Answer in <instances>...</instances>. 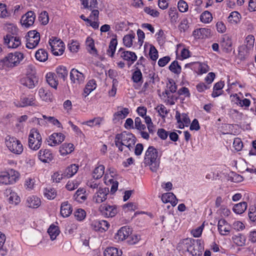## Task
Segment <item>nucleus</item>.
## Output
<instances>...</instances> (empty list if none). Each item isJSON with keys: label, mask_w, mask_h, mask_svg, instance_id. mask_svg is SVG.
I'll return each instance as SVG.
<instances>
[{"label": "nucleus", "mask_w": 256, "mask_h": 256, "mask_svg": "<svg viewBox=\"0 0 256 256\" xmlns=\"http://www.w3.org/2000/svg\"><path fill=\"white\" fill-rule=\"evenodd\" d=\"M114 142L120 152L123 150V146L128 148L130 150L134 149L136 142V138L131 132L124 131L116 136Z\"/></svg>", "instance_id": "obj_1"}, {"label": "nucleus", "mask_w": 256, "mask_h": 256, "mask_svg": "<svg viewBox=\"0 0 256 256\" xmlns=\"http://www.w3.org/2000/svg\"><path fill=\"white\" fill-rule=\"evenodd\" d=\"M24 54L20 52L9 53L0 60V70L13 68L18 66L24 59Z\"/></svg>", "instance_id": "obj_2"}, {"label": "nucleus", "mask_w": 256, "mask_h": 256, "mask_svg": "<svg viewBox=\"0 0 256 256\" xmlns=\"http://www.w3.org/2000/svg\"><path fill=\"white\" fill-rule=\"evenodd\" d=\"M144 163L148 166L152 172H156L160 166V158H158V152L154 146L148 147L145 153Z\"/></svg>", "instance_id": "obj_3"}, {"label": "nucleus", "mask_w": 256, "mask_h": 256, "mask_svg": "<svg viewBox=\"0 0 256 256\" xmlns=\"http://www.w3.org/2000/svg\"><path fill=\"white\" fill-rule=\"evenodd\" d=\"M8 30L9 32H12V34H7L4 36V43L8 48H17L21 44L20 38L15 36L17 34L18 28L16 26L10 25Z\"/></svg>", "instance_id": "obj_4"}, {"label": "nucleus", "mask_w": 256, "mask_h": 256, "mask_svg": "<svg viewBox=\"0 0 256 256\" xmlns=\"http://www.w3.org/2000/svg\"><path fill=\"white\" fill-rule=\"evenodd\" d=\"M187 240L190 241V246L187 247V251L192 256H202L204 248L202 240L193 238Z\"/></svg>", "instance_id": "obj_5"}, {"label": "nucleus", "mask_w": 256, "mask_h": 256, "mask_svg": "<svg viewBox=\"0 0 256 256\" xmlns=\"http://www.w3.org/2000/svg\"><path fill=\"white\" fill-rule=\"evenodd\" d=\"M42 143V138L38 129H32L28 136V146L32 150H38Z\"/></svg>", "instance_id": "obj_6"}, {"label": "nucleus", "mask_w": 256, "mask_h": 256, "mask_svg": "<svg viewBox=\"0 0 256 256\" xmlns=\"http://www.w3.org/2000/svg\"><path fill=\"white\" fill-rule=\"evenodd\" d=\"M48 44L51 52L54 56H60L64 53V44L60 39L52 36L50 38Z\"/></svg>", "instance_id": "obj_7"}, {"label": "nucleus", "mask_w": 256, "mask_h": 256, "mask_svg": "<svg viewBox=\"0 0 256 256\" xmlns=\"http://www.w3.org/2000/svg\"><path fill=\"white\" fill-rule=\"evenodd\" d=\"M26 46L30 49L36 48L40 40V34L36 30L29 31L26 36Z\"/></svg>", "instance_id": "obj_8"}, {"label": "nucleus", "mask_w": 256, "mask_h": 256, "mask_svg": "<svg viewBox=\"0 0 256 256\" xmlns=\"http://www.w3.org/2000/svg\"><path fill=\"white\" fill-rule=\"evenodd\" d=\"M20 141L14 136L9 135L5 138V144L8 148L13 154H18V146Z\"/></svg>", "instance_id": "obj_9"}, {"label": "nucleus", "mask_w": 256, "mask_h": 256, "mask_svg": "<svg viewBox=\"0 0 256 256\" xmlns=\"http://www.w3.org/2000/svg\"><path fill=\"white\" fill-rule=\"evenodd\" d=\"M36 17V16L33 11H28L22 16L20 22L22 26L28 28L33 25Z\"/></svg>", "instance_id": "obj_10"}, {"label": "nucleus", "mask_w": 256, "mask_h": 256, "mask_svg": "<svg viewBox=\"0 0 256 256\" xmlns=\"http://www.w3.org/2000/svg\"><path fill=\"white\" fill-rule=\"evenodd\" d=\"M14 104L17 107L36 106V99L33 96H29L28 97H21L19 101L14 102Z\"/></svg>", "instance_id": "obj_11"}, {"label": "nucleus", "mask_w": 256, "mask_h": 256, "mask_svg": "<svg viewBox=\"0 0 256 256\" xmlns=\"http://www.w3.org/2000/svg\"><path fill=\"white\" fill-rule=\"evenodd\" d=\"M102 214L106 217H114L118 210L116 206L108 204L101 205L99 208Z\"/></svg>", "instance_id": "obj_12"}, {"label": "nucleus", "mask_w": 256, "mask_h": 256, "mask_svg": "<svg viewBox=\"0 0 256 256\" xmlns=\"http://www.w3.org/2000/svg\"><path fill=\"white\" fill-rule=\"evenodd\" d=\"M38 82V76L30 77L24 76L20 80V83L24 86L30 89L35 88Z\"/></svg>", "instance_id": "obj_13"}, {"label": "nucleus", "mask_w": 256, "mask_h": 256, "mask_svg": "<svg viewBox=\"0 0 256 256\" xmlns=\"http://www.w3.org/2000/svg\"><path fill=\"white\" fill-rule=\"evenodd\" d=\"M118 54L124 60L130 62V64H133L137 59V56L135 52L130 51L124 50L120 48L118 52Z\"/></svg>", "instance_id": "obj_14"}, {"label": "nucleus", "mask_w": 256, "mask_h": 256, "mask_svg": "<svg viewBox=\"0 0 256 256\" xmlns=\"http://www.w3.org/2000/svg\"><path fill=\"white\" fill-rule=\"evenodd\" d=\"M16 177L12 174V170L10 172H0V183L4 184H10L16 182Z\"/></svg>", "instance_id": "obj_15"}, {"label": "nucleus", "mask_w": 256, "mask_h": 256, "mask_svg": "<svg viewBox=\"0 0 256 256\" xmlns=\"http://www.w3.org/2000/svg\"><path fill=\"white\" fill-rule=\"evenodd\" d=\"M70 78L74 84H82L85 80L84 74L76 68H72L70 72Z\"/></svg>", "instance_id": "obj_16"}, {"label": "nucleus", "mask_w": 256, "mask_h": 256, "mask_svg": "<svg viewBox=\"0 0 256 256\" xmlns=\"http://www.w3.org/2000/svg\"><path fill=\"white\" fill-rule=\"evenodd\" d=\"M176 119L178 123V128L188 127L190 124V120L186 114H180L178 112H176Z\"/></svg>", "instance_id": "obj_17"}, {"label": "nucleus", "mask_w": 256, "mask_h": 256, "mask_svg": "<svg viewBox=\"0 0 256 256\" xmlns=\"http://www.w3.org/2000/svg\"><path fill=\"white\" fill-rule=\"evenodd\" d=\"M108 193L109 188H100L98 192L94 196V200L96 203H102L106 200Z\"/></svg>", "instance_id": "obj_18"}, {"label": "nucleus", "mask_w": 256, "mask_h": 256, "mask_svg": "<svg viewBox=\"0 0 256 256\" xmlns=\"http://www.w3.org/2000/svg\"><path fill=\"white\" fill-rule=\"evenodd\" d=\"M64 136L60 132L54 133L49 136L47 140L48 144L50 146H55L64 140Z\"/></svg>", "instance_id": "obj_19"}, {"label": "nucleus", "mask_w": 256, "mask_h": 256, "mask_svg": "<svg viewBox=\"0 0 256 256\" xmlns=\"http://www.w3.org/2000/svg\"><path fill=\"white\" fill-rule=\"evenodd\" d=\"M132 234L130 228L128 226L122 227L115 235V239L118 240L122 241L127 238Z\"/></svg>", "instance_id": "obj_20"}, {"label": "nucleus", "mask_w": 256, "mask_h": 256, "mask_svg": "<svg viewBox=\"0 0 256 256\" xmlns=\"http://www.w3.org/2000/svg\"><path fill=\"white\" fill-rule=\"evenodd\" d=\"M211 30L209 28H200L194 30L192 32V35L195 38L203 39L208 38L210 36Z\"/></svg>", "instance_id": "obj_21"}, {"label": "nucleus", "mask_w": 256, "mask_h": 256, "mask_svg": "<svg viewBox=\"0 0 256 256\" xmlns=\"http://www.w3.org/2000/svg\"><path fill=\"white\" fill-rule=\"evenodd\" d=\"M38 158L43 162H50L53 159V155L50 151L47 149H41L38 152Z\"/></svg>", "instance_id": "obj_22"}, {"label": "nucleus", "mask_w": 256, "mask_h": 256, "mask_svg": "<svg viewBox=\"0 0 256 256\" xmlns=\"http://www.w3.org/2000/svg\"><path fill=\"white\" fill-rule=\"evenodd\" d=\"M218 231L221 235L226 236L230 232V225L223 218L218 220Z\"/></svg>", "instance_id": "obj_23"}, {"label": "nucleus", "mask_w": 256, "mask_h": 256, "mask_svg": "<svg viewBox=\"0 0 256 256\" xmlns=\"http://www.w3.org/2000/svg\"><path fill=\"white\" fill-rule=\"evenodd\" d=\"M72 208L68 201L62 202L60 206V214L64 218L69 216L72 213Z\"/></svg>", "instance_id": "obj_24"}, {"label": "nucleus", "mask_w": 256, "mask_h": 256, "mask_svg": "<svg viewBox=\"0 0 256 256\" xmlns=\"http://www.w3.org/2000/svg\"><path fill=\"white\" fill-rule=\"evenodd\" d=\"M162 200L164 203L170 202L174 206L178 203V200L176 196L172 192H167L164 194L162 196Z\"/></svg>", "instance_id": "obj_25"}, {"label": "nucleus", "mask_w": 256, "mask_h": 256, "mask_svg": "<svg viewBox=\"0 0 256 256\" xmlns=\"http://www.w3.org/2000/svg\"><path fill=\"white\" fill-rule=\"evenodd\" d=\"M220 45L224 50L227 52L230 51L232 46L230 38L226 34L224 35L221 38Z\"/></svg>", "instance_id": "obj_26"}, {"label": "nucleus", "mask_w": 256, "mask_h": 256, "mask_svg": "<svg viewBox=\"0 0 256 256\" xmlns=\"http://www.w3.org/2000/svg\"><path fill=\"white\" fill-rule=\"evenodd\" d=\"M78 166L75 164H72L67 167L63 172L64 176L68 178L72 176L78 172Z\"/></svg>", "instance_id": "obj_27"}, {"label": "nucleus", "mask_w": 256, "mask_h": 256, "mask_svg": "<svg viewBox=\"0 0 256 256\" xmlns=\"http://www.w3.org/2000/svg\"><path fill=\"white\" fill-rule=\"evenodd\" d=\"M4 194L6 195L7 196H9L8 198L10 202L14 204H16L20 202V197L18 196L17 194L12 192L11 189H6Z\"/></svg>", "instance_id": "obj_28"}, {"label": "nucleus", "mask_w": 256, "mask_h": 256, "mask_svg": "<svg viewBox=\"0 0 256 256\" xmlns=\"http://www.w3.org/2000/svg\"><path fill=\"white\" fill-rule=\"evenodd\" d=\"M104 182L108 186L112 184L110 188V192L112 194H114L116 191L118 184V182L116 180H114L112 178H109L108 176L105 174Z\"/></svg>", "instance_id": "obj_29"}, {"label": "nucleus", "mask_w": 256, "mask_h": 256, "mask_svg": "<svg viewBox=\"0 0 256 256\" xmlns=\"http://www.w3.org/2000/svg\"><path fill=\"white\" fill-rule=\"evenodd\" d=\"M28 206L32 208L38 207L41 204V200L38 197L32 196L28 197L27 198Z\"/></svg>", "instance_id": "obj_30"}, {"label": "nucleus", "mask_w": 256, "mask_h": 256, "mask_svg": "<svg viewBox=\"0 0 256 256\" xmlns=\"http://www.w3.org/2000/svg\"><path fill=\"white\" fill-rule=\"evenodd\" d=\"M74 150L73 144L64 143L60 148V152L62 156H66L71 153Z\"/></svg>", "instance_id": "obj_31"}, {"label": "nucleus", "mask_w": 256, "mask_h": 256, "mask_svg": "<svg viewBox=\"0 0 256 256\" xmlns=\"http://www.w3.org/2000/svg\"><path fill=\"white\" fill-rule=\"evenodd\" d=\"M96 81L94 80H90L86 84L85 88H84V97L88 96L92 91L96 89Z\"/></svg>", "instance_id": "obj_32"}, {"label": "nucleus", "mask_w": 256, "mask_h": 256, "mask_svg": "<svg viewBox=\"0 0 256 256\" xmlns=\"http://www.w3.org/2000/svg\"><path fill=\"white\" fill-rule=\"evenodd\" d=\"M46 81L48 84L52 88L56 89L58 85V81L56 80V76L54 73H48L46 76Z\"/></svg>", "instance_id": "obj_33"}, {"label": "nucleus", "mask_w": 256, "mask_h": 256, "mask_svg": "<svg viewBox=\"0 0 256 256\" xmlns=\"http://www.w3.org/2000/svg\"><path fill=\"white\" fill-rule=\"evenodd\" d=\"M118 41L116 38H112L110 42L108 48L106 51V54L111 58L114 56L116 52Z\"/></svg>", "instance_id": "obj_34"}, {"label": "nucleus", "mask_w": 256, "mask_h": 256, "mask_svg": "<svg viewBox=\"0 0 256 256\" xmlns=\"http://www.w3.org/2000/svg\"><path fill=\"white\" fill-rule=\"evenodd\" d=\"M48 233L50 238L52 240H54L56 236L59 235L60 230L59 228L54 224L50 226V228L48 230Z\"/></svg>", "instance_id": "obj_35"}, {"label": "nucleus", "mask_w": 256, "mask_h": 256, "mask_svg": "<svg viewBox=\"0 0 256 256\" xmlns=\"http://www.w3.org/2000/svg\"><path fill=\"white\" fill-rule=\"evenodd\" d=\"M38 94L41 99L45 102H50L52 100V93L48 90L40 88L38 90Z\"/></svg>", "instance_id": "obj_36"}, {"label": "nucleus", "mask_w": 256, "mask_h": 256, "mask_svg": "<svg viewBox=\"0 0 256 256\" xmlns=\"http://www.w3.org/2000/svg\"><path fill=\"white\" fill-rule=\"evenodd\" d=\"M57 76L60 78L65 80L68 76V70L66 67L63 66H58L56 69Z\"/></svg>", "instance_id": "obj_37"}, {"label": "nucleus", "mask_w": 256, "mask_h": 256, "mask_svg": "<svg viewBox=\"0 0 256 256\" xmlns=\"http://www.w3.org/2000/svg\"><path fill=\"white\" fill-rule=\"evenodd\" d=\"M36 58L40 62H44L48 58V55L44 49H39L35 54Z\"/></svg>", "instance_id": "obj_38"}, {"label": "nucleus", "mask_w": 256, "mask_h": 256, "mask_svg": "<svg viewBox=\"0 0 256 256\" xmlns=\"http://www.w3.org/2000/svg\"><path fill=\"white\" fill-rule=\"evenodd\" d=\"M247 203L246 202H241L236 204L233 207V211L237 214H242L246 209Z\"/></svg>", "instance_id": "obj_39"}, {"label": "nucleus", "mask_w": 256, "mask_h": 256, "mask_svg": "<svg viewBox=\"0 0 256 256\" xmlns=\"http://www.w3.org/2000/svg\"><path fill=\"white\" fill-rule=\"evenodd\" d=\"M44 194L48 200H53L56 196L54 188L50 187L46 188L44 190Z\"/></svg>", "instance_id": "obj_40"}, {"label": "nucleus", "mask_w": 256, "mask_h": 256, "mask_svg": "<svg viewBox=\"0 0 256 256\" xmlns=\"http://www.w3.org/2000/svg\"><path fill=\"white\" fill-rule=\"evenodd\" d=\"M130 112L128 108H122V110H118L114 114V121L117 118L123 119L126 118Z\"/></svg>", "instance_id": "obj_41"}, {"label": "nucleus", "mask_w": 256, "mask_h": 256, "mask_svg": "<svg viewBox=\"0 0 256 256\" xmlns=\"http://www.w3.org/2000/svg\"><path fill=\"white\" fill-rule=\"evenodd\" d=\"M86 190L83 188H78L76 192L74 197L76 201L81 202L82 200H86V197L85 195Z\"/></svg>", "instance_id": "obj_42"}, {"label": "nucleus", "mask_w": 256, "mask_h": 256, "mask_svg": "<svg viewBox=\"0 0 256 256\" xmlns=\"http://www.w3.org/2000/svg\"><path fill=\"white\" fill-rule=\"evenodd\" d=\"M102 120L100 118H96L88 121L84 122L82 123L83 124H86L88 126L100 127L102 122Z\"/></svg>", "instance_id": "obj_43"}, {"label": "nucleus", "mask_w": 256, "mask_h": 256, "mask_svg": "<svg viewBox=\"0 0 256 256\" xmlns=\"http://www.w3.org/2000/svg\"><path fill=\"white\" fill-rule=\"evenodd\" d=\"M134 33L129 34L124 36L123 38L124 44L127 48H130L132 46L133 39L134 38Z\"/></svg>", "instance_id": "obj_44"}, {"label": "nucleus", "mask_w": 256, "mask_h": 256, "mask_svg": "<svg viewBox=\"0 0 256 256\" xmlns=\"http://www.w3.org/2000/svg\"><path fill=\"white\" fill-rule=\"evenodd\" d=\"M104 166L103 165H100L96 168L93 172V178L98 180L102 178L104 174Z\"/></svg>", "instance_id": "obj_45"}, {"label": "nucleus", "mask_w": 256, "mask_h": 256, "mask_svg": "<svg viewBox=\"0 0 256 256\" xmlns=\"http://www.w3.org/2000/svg\"><path fill=\"white\" fill-rule=\"evenodd\" d=\"M200 20L203 23L208 24L212 20V14L210 12L206 10L201 14Z\"/></svg>", "instance_id": "obj_46"}, {"label": "nucleus", "mask_w": 256, "mask_h": 256, "mask_svg": "<svg viewBox=\"0 0 256 256\" xmlns=\"http://www.w3.org/2000/svg\"><path fill=\"white\" fill-rule=\"evenodd\" d=\"M240 14L238 12L234 11L230 14L228 20L231 24H236L240 22Z\"/></svg>", "instance_id": "obj_47"}, {"label": "nucleus", "mask_w": 256, "mask_h": 256, "mask_svg": "<svg viewBox=\"0 0 256 256\" xmlns=\"http://www.w3.org/2000/svg\"><path fill=\"white\" fill-rule=\"evenodd\" d=\"M82 4L84 8H88L90 10L98 6L97 0H82Z\"/></svg>", "instance_id": "obj_48"}, {"label": "nucleus", "mask_w": 256, "mask_h": 256, "mask_svg": "<svg viewBox=\"0 0 256 256\" xmlns=\"http://www.w3.org/2000/svg\"><path fill=\"white\" fill-rule=\"evenodd\" d=\"M104 256H120L118 249L114 247H108L104 252Z\"/></svg>", "instance_id": "obj_49"}, {"label": "nucleus", "mask_w": 256, "mask_h": 256, "mask_svg": "<svg viewBox=\"0 0 256 256\" xmlns=\"http://www.w3.org/2000/svg\"><path fill=\"white\" fill-rule=\"evenodd\" d=\"M234 243L239 246H242L245 244L246 238L241 234L238 236H234L232 237Z\"/></svg>", "instance_id": "obj_50"}, {"label": "nucleus", "mask_w": 256, "mask_h": 256, "mask_svg": "<svg viewBox=\"0 0 256 256\" xmlns=\"http://www.w3.org/2000/svg\"><path fill=\"white\" fill-rule=\"evenodd\" d=\"M170 70L176 74H180L181 72V66L178 64V61L174 60L169 66Z\"/></svg>", "instance_id": "obj_51"}, {"label": "nucleus", "mask_w": 256, "mask_h": 256, "mask_svg": "<svg viewBox=\"0 0 256 256\" xmlns=\"http://www.w3.org/2000/svg\"><path fill=\"white\" fill-rule=\"evenodd\" d=\"M164 93L167 96L166 102L170 105L174 104L178 99V96L172 94L168 90H166Z\"/></svg>", "instance_id": "obj_52"}, {"label": "nucleus", "mask_w": 256, "mask_h": 256, "mask_svg": "<svg viewBox=\"0 0 256 256\" xmlns=\"http://www.w3.org/2000/svg\"><path fill=\"white\" fill-rule=\"evenodd\" d=\"M26 76L30 77L38 76L35 67L32 64H28L26 66Z\"/></svg>", "instance_id": "obj_53"}, {"label": "nucleus", "mask_w": 256, "mask_h": 256, "mask_svg": "<svg viewBox=\"0 0 256 256\" xmlns=\"http://www.w3.org/2000/svg\"><path fill=\"white\" fill-rule=\"evenodd\" d=\"M38 20L43 25L47 24L49 21L48 15L47 12L44 10L41 12L38 16Z\"/></svg>", "instance_id": "obj_54"}, {"label": "nucleus", "mask_w": 256, "mask_h": 256, "mask_svg": "<svg viewBox=\"0 0 256 256\" xmlns=\"http://www.w3.org/2000/svg\"><path fill=\"white\" fill-rule=\"evenodd\" d=\"M142 79V73L140 70L138 69L133 72L132 76V80L134 82L138 83L140 82H141Z\"/></svg>", "instance_id": "obj_55"}, {"label": "nucleus", "mask_w": 256, "mask_h": 256, "mask_svg": "<svg viewBox=\"0 0 256 256\" xmlns=\"http://www.w3.org/2000/svg\"><path fill=\"white\" fill-rule=\"evenodd\" d=\"M5 241V235L0 232V252H2L1 254L3 256H5L7 253L6 248L4 246Z\"/></svg>", "instance_id": "obj_56"}, {"label": "nucleus", "mask_w": 256, "mask_h": 256, "mask_svg": "<svg viewBox=\"0 0 256 256\" xmlns=\"http://www.w3.org/2000/svg\"><path fill=\"white\" fill-rule=\"evenodd\" d=\"M233 147L237 152L240 151L243 148V144L240 140L238 138H236L233 142Z\"/></svg>", "instance_id": "obj_57"}, {"label": "nucleus", "mask_w": 256, "mask_h": 256, "mask_svg": "<svg viewBox=\"0 0 256 256\" xmlns=\"http://www.w3.org/2000/svg\"><path fill=\"white\" fill-rule=\"evenodd\" d=\"M248 218L250 221L256 223V206H250L248 212Z\"/></svg>", "instance_id": "obj_58"}, {"label": "nucleus", "mask_w": 256, "mask_h": 256, "mask_svg": "<svg viewBox=\"0 0 256 256\" xmlns=\"http://www.w3.org/2000/svg\"><path fill=\"white\" fill-rule=\"evenodd\" d=\"M86 216V212L81 208L78 209L74 212V216L79 221L83 220L85 218Z\"/></svg>", "instance_id": "obj_59"}, {"label": "nucleus", "mask_w": 256, "mask_h": 256, "mask_svg": "<svg viewBox=\"0 0 256 256\" xmlns=\"http://www.w3.org/2000/svg\"><path fill=\"white\" fill-rule=\"evenodd\" d=\"M54 182H60L62 178H65L62 172H56L52 176Z\"/></svg>", "instance_id": "obj_60"}, {"label": "nucleus", "mask_w": 256, "mask_h": 256, "mask_svg": "<svg viewBox=\"0 0 256 256\" xmlns=\"http://www.w3.org/2000/svg\"><path fill=\"white\" fill-rule=\"evenodd\" d=\"M149 56L150 58L154 61H156L158 58V52L153 46L150 47Z\"/></svg>", "instance_id": "obj_61"}, {"label": "nucleus", "mask_w": 256, "mask_h": 256, "mask_svg": "<svg viewBox=\"0 0 256 256\" xmlns=\"http://www.w3.org/2000/svg\"><path fill=\"white\" fill-rule=\"evenodd\" d=\"M96 224L98 228L102 229L104 231L106 230L110 226L109 223L104 220H99L96 222Z\"/></svg>", "instance_id": "obj_62"}, {"label": "nucleus", "mask_w": 256, "mask_h": 256, "mask_svg": "<svg viewBox=\"0 0 256 256\" xmlns=\"http://www.w3.org/2000/svg\"><path fill=\"white\" fill-rule=\"evenodd\" d=\"M86 44L90 50L91 53H95L96 52V50L94 48V41L92 38L88 37L86 40Z\"/></svg>", "instance_id": "obj_63"}, {"label": "nucleus", "mask_w": 256, "mask_h": 256, "mask_svg": "<svg viewBox=\"0 0 256 256\" xmlns=\"http://www.w3.org/2000/svg\"><path fill=\"white\" fill-rule=\"evenodd\" d=\"M167 90H168L170 93H174L176 92L177 86L174 80H169L168 83L167 84Z\"/></svg>", "instance_id": "obj_64"}]
</instances>
